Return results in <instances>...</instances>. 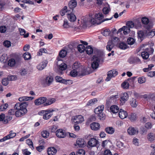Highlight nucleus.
I'll list each match as a JSON object with an SVG mask.
<instances>
[{"mask_svg":"<svg viewBox=\"0 0 155 155\" xmlns=\"http://www.w3.org/2000/svg\"><path fill=\"white\" fill-rule=\"evenodd\" d=\"M28 105V102L16 103L14 106L15 109L16 110L15 113L16 116L19 117H21L25 114L27 111L26 107Z\"/></svg>","mask_w":155,"mask_h":155,"instance_id":"1","label":"nucleus"},{"mask_svg":"<svg viewBox=\"0 0 155 155\" xmlns=\"http://www.w3.org/2000/svg\"><path fill=\"white\" fill-rule=\"evenodd\" d=\"M54 110L53 109H48L46 110H42L38 112V114L43 116V118L45 120L49 119L52 116L51 113Z\"/></svg>","mask_w":155,"mask_h":155,"instance_id":"2","label":"nucleus"},{"mask_svg":"<svg viewBox=\"0 0 155 155\" xmlns=\"http://www.w3.org/2000/svg\"><path fill=\"white\" fill-rule=\"evenodd\" d=\"M95 18H92L90 21V23L93 25L95 24H97L99 22H97V20L101 21V20L104 17V16L101 13L96 14L95 15Z\"/></svg>","mask_w":155,"mask_h":155,"instance_id":"3","label":"nucleus"},{"mask_svg":"<svg viewBox=\"0 0 155 155\" xmlns=\"http://www.w3.org/2000/svg\"><path fill=\"white\" fill-rule=\"evenodd\" d=\"M99 141L94 138H90L88 141L87 144L89 147H99Z\"/></svg>","mask_w":155,"mask_h":155,"instance_id":"4","label":"nucleus"},{"mask_svg":"<svg viewBox=\"0 0 155 155\" xmlns=\"http://www.w3.org/2000/svg\"><path fill=\"white\" fill-rule=\"evenodd\" d=\"M84 120V117L81 115H78L74 116L71 119L72 123L77 124L82 123Z\"/></svg>","mask_w":155,"mask_h":155,"instance_id":"5","label":"nucleus"},{"mask_svg":"<svg viewBox=\"0 0 155 155\" xmlns=\"http://www.w3.org/2000/svg\"><path fill=\"white\" fill-rule=\"evenodd\" d=\"M56 136L59 138H64L67 136L65 131L62 129H59L55 132Z\"/></svg>","mask_w":155,"mask_h":155,"instance_id":"6","label":"nucleus"},{"mask_svg":"<svg viewBox=\"0 0 155 155\" xmlns=\"http://www.w3.org/2000/svg\"><path fill=\"white\" fill-rule=\"evenodd\" d=\"M118 74L117 71L114 70L109 71L108 72L107 76L106 79V81H109L112 78L115 77Z\"/></svg>","mask_w":155,"mask_h":155,"instance_id":"7","label":"nucleus"},{"mask_svg":"<svg viewBox=\"0 0 155 155\" xmlns=\"http://www.w3.org/2000/svg\"><path fill=\"white\" fill-rule=\"evenodd\" d=\"M16 136V133L15 132H13V131L11 130L9 132V134L4 137L3 138L0 140V142H3L7 140L13 138L15 137Z\"/></svg>","mask_w":155,"mask_h":155,"instance_id":"8","label":"nucleus"},{"mask_svg":"<svg viewBox=\"0 0 155 155\" xmlns=\"http://www.w3.org/2000/svg\"><path fill=\"white\" fill-rule=\"evenodd\" d=\"M47 99L46 97H41L35 100L34 101L35 105L38 106L45 103Z\"/></svg>","mask_w":155,"mask_h":155,"instance_id":"9","label":"nucleus"},{"mask_svg":"<svg viewBox=\"0 0 155 155\" xmlns=\"http://www.w3.org/2000/svg\"><path fill=\"white\" fill-rule=\"evenodd\" d=\"M128 61L130 64H137L140 63L141 61L140 59L137 57H130L128 59Z\"/></svg>","mask_w":155,"mask_h":155,"instance_id":"10","label":"nucleus"},{"mask_svg":"<svg viewBox=\"0 0 155 155\" xmlns=\"http://www.w3.org/2000/svg\"><path fill=\"white\" fill-rule=\"evenodd\" d=\"M127 131L128 134L130 135H133L136 134H138L139 131L137 128L131 127L128 128Z\"/></svg>","mask_w":155,"mask_h":155,"instance_id":"11","label":"nucleus"},{"mask_svg":"<svg viewBox=\"0 0 155 155\" xmlns=\"http://www.w3.org/2000/svg\"><path fill=\"white\" fill-rule=\"evenodd\" d=\"M90 127L92 130L94 131H97L100 129V126L98 123L94 122L90 124Z\"/></svg>","mask_w":155,"mask_h":155,"instance_id":"12","label":"nucleus"},{"mask_svg":"<svg viewBox=\"0 0 155 155\" xmlns=\"http://www.w3.org/2000/svg\"><path fill=\"white\" fill-rule=\"evenodd\" d=\"M77 2L76 0H71L68 2V7L72 11L77 6Z\"/></svg>","mask_w":155,"mask_h":155,"instance_id":"13","label":"nucleus"},{"mask_svg":"<svg viewBox=\"0 0 155 155\" xmlns=\"http://www.w3.org/2000/svg\"><path fill=\"white\" fill-rule=\"evenodd\" d=\"M47 151L48 155H55L57 153V150L54 147H50L48 148Z\"/></svg>","mask_w":155,"mask_h":155,"instance_id":"14","label":"nucleus"},{"mask_svg":"<svg viewBox=\"0 0 155 155\" xmlns=\"http://www.w3.org/2000/svg\"><path fill=\"white\" fill-rule=\"evenodd\" d=\"M79 71V76H84L89 74L87 71V69L83 66L80 68Z\"/></svg>","mask_w":155,"mask_h":155,"instance_id":"15","label":"nucleus"},{"mask_svg":"<svg viewBox=\"0 0 155 155\" xmlns=\"http://www.w3.org/2000/svg\"><path fill=\"white\" fill-rule=\"evenodd\" d=\"M114 47V44L112 40H110L107 42L106 46L107 50L108 51H110Z\"/></svg>","mask_w":155,"mask_h":155,"instance_id":"16","label":"nucleus"},{"mask_svg":"<svg viewBox=\"0 0 155 155\" xmlns=\"http://www.w3.org/2000/svg\"><path fill=\"white\" fill-rule=\"evenodd\" d=\"M105 58H103L101 57H98L96 55H94L92 58V60L98 61V62H99L101 63H102L104 61Z\"/></svg>","mask_w":155,"mask_h":155,"instance_id":"17","label":"nucleus"},{"mask_svg":"<svg viewBox=\"0 0 155 155\" xmlns=\"http://www.w3.org/2000/svg\"><path fill=\"white\" fill-rule=\"evenodd\" d=\"M120 98V101H123L124 103L128 99L129 95L126 92L123 93L121 94Z\"/></svg>","mask_w":155,"mask_h":155,"instance_id":"18","label":"nucleus"},{"mask_svg":"<svg viewBox=\"0 0 155 155\" xmlns=\"http://www.w3.org/2000/svg\"><path fill=\"white\" fill-rule=\"evenodd\" d=\"M127 112L122 109H120L119 113V117L121 119H124L127 117Z\"/></svg>","mask_w":155,"mask_h":155,"instance_id":"19","label":"nucleus"},{"mask_svg":"<svg viewBox=\"0 0 155 155\" xmlns=\"http://www.w3.org/2000/svg\"><path fill=\"white\" fill-rule=\"evenodd\" d=\"M110 109L111 112L113 114H116L118 112L119 108L117 105H114L111 106Z\"/></svg>","mask_w":155,"mask_h":155,"instance_id":"20","label":"nucleus"},{"mask_svg":"<svg viewBox=\"0 0 155 155\" xmlns=\"http://www.w3.org/2000/svg\"><path fill=\"white\" fill-rule=\"evenodd\" d=\"M47 64V63L46 62H41L37 66V68L39 70H42L46 66Z\"/></svg>","mask_w":155,"mask_h":155,"instance_id":"21","label":"nucleus"},{"mask_svg":"<svg viewBox=\"0 0 155 155\" xmlns=\"http://www.w3.org/2000/svg\"><path fill=\"white\" fill-rule=\"evenodd\" d=\"M137 37L138 39H140L141 41L143 40L145 37V32L142 31H139L137 32Z\"/></svg>","mask_w":155,"mask_h":155,"instance_id":"22","label":"nucleus"},{"mask_svg":"<svg viewBox=\"0 0 155 155\" xmlns=\"http://www.w3.org/2000/svg\"><path fill=\"white\" fill-rule=\"evenodd\" d=\"M34 98L33 97H27L23 96L20 97L18 99V100L21 102L23 101H28L29 100H32Z\"/></svg>","mask_w":155,"mask_h":155,"instance_id":"23","label":"nucleus"},{"mask_svg":"<svg viewBox=\"0 0 155 155\" xmlns=\"http://www.w3.org/2000/svg\"><path fill=\"white\" fill-rule=\"evenodd\" d=\"M104 130L107 133L110 134H113L115 131V129L114 128L112 127H106Z\"/></svg>","mask_w":155,"mask_h":155,"instance_id":"24","label":"nucleus"},{"mask_svg":"<svg viewBox=\"0 0 155 155\" xmlns=\"http://www.w3.org/2000/svg\"><path fill=\"white\" fill-rule=\"evenodd\" d=\"M82 66L80 63L78 62H75L73 65L72 68L73 69L77 71H79L80 68H81Z\"/></svg>","mask_w":155,"mask_h":155,"instance_id":"25","label":"nucleus"},{"mask_svg":"<svg viewBox=\"0 0 155 155\" xmlns=\"http://www.w3.org/2000/svg\"><path fill=\"white\" fill-rule=\"evenodd\" d=\"M53 78L51 76H48L45 79V83L48 85H50L53 82Z\"/></svg>","mask_w":155,"mask_h":155,"instance_id":"26","label":"nucleus"},{"mask_svg":"<svg viewBox=\"0 0 155 155\" xmlns=\"http://www.w3.org/2000/svg\"><path fill=\"white\" fill-rule=\"evenodd\" d=\"M69 18V21L71 22L75 21L76 19V17L75 15L72 12L70 13H68V18Z\"/></svg>","mask_w":155,"mask_h":155,"instance_id":"27","label":"nucleus"},{"mask_svg":"<svg viewBox=\"0 0 155 155\" xmlns=\"http://www.w3.org/2000/svg\"><path fill=\"white\" fill-rule=\"evenodd\" d=\"M104 108V106L103 105L98 107L94 110V112L97 114L98 113H102L103 110Z\"/></svg>","mask_w":155,"mask_h":155,"instance_id":"28","label":"nucleus"},{"mask_svg":"<svg viewBox=\"0 0 155 155\" xmlns=\"http://www.w3.org/2000/svg\"><path fill=\"white\" fill-rule=\"evenodd\" d=\"M107 6L104 7L102 9L103 13L105 15L107 14L110 11V5L108 3H107Z\"/></svg>","mask_w":155,"mask_h":155,"instance_id":"29","label":"nucleus"},{"mask_svg":"<svg viewBox=\"0 0 155 155\" xmlns=\"http://www.w3.org/2000/svg\"><path fill=\"white\" fill-rule=\"evenodd\" d=\"M137 78L136 77H131L130 78H129L127 79L126 81L128 82H129V83L130 85H131V86H134V81L135 79L136 78Z\"/></svg>","mask_w":155,"mask_h":155,"instance_id":"30","label":"nucleus"},{"mask_svg":"<svg viewBox=\"0 0 155 155\" xmlns=\"http://www.w3.org/2000/svg\"><path fill=\"white\" fill-rule=\"evenodd\" d=\"M19 30L20 31V33L21 35H23L24 37L25 38L28 37L29 36V33H28L25 34L26 31L24 29L19 28Z\"/></svg>","mask_w":155,"mask_h":155,"instance_id":"31","label":"nucleus"},{"mask_svg":"<svg viewBox=\"0 0 155 155\" xmlns=\"http://www.w3.org/2000/svg\"><path fill=\"white\" fill-rule=\"evenodd\" d=\"M86 51L87 54H91L93 53V48L91 45L87 46L86 48Z\"/></svg>","mask_w":155,"mask_h":155,"instance_id":"32","label":"nucleus"},{"mask_svg":"<svg viewBox=\"0 0 155 155\" xmlns=\"http://www.w3.org/2000/svg\"><path fill=\"white\" fill-rule=\"evenodd\" d=\"M77 49L78 51L82 53L85 50V47L83 45L79 44L77 46Z\"/></svg>","mask_w":155,"mask_h":155,"instance_id":"33","label":"nucleus"},{"mask_svg":"<svg viewBox=\"0 0 155 155\" xmlns=\"http://www.w3.org/2000/svg\"><path fill=\"white\" fill-rule=\"evenodd\" d=\"M141 56L144 59H147L149 57V54L146 50L145 51L142 52L141 53Z\"/></svg>","mask_w":155,"mask_h":155,"instance_id":"34","label":"nucleus"},{"mask_svg":"<svg viewBox=\"0 0 155 155\" xmlns=\"http://www.w3.org/2000/svg\"><path fill=\"white\" fill-rule=\"evenodd\" d=\"M80 71H77L76 70L73 69L70 72V75L73 77H76L78 74H79Z\"/></svg>","mask_w":155,"mask_h":155,"instance_id":"35","label":"nucleus"},{"mask_svg":"<svg viewBox=\"0 0 155 155\" xmlns=\"http://www.w3.org/2000/svg\"><path fill=\"white\" fill-rule=\"evenodd\" d=\"M94 61L91 63V67L93 69H95L98 68L99 65V63H100L98 62V61Z\"/></svg>","mask_w":155,"mask_h":155,"instance_id":"36","label":"nucleus"},{"mask_svg":"<svg viewBox=\"0 0 155 155\" xmlns=\"http://www.w3.org/2000/svg\"><path fill=\"white\" fill-rule=\"evenodd\" d=\"M147 138L149 141H153L154 139L153 133H149L147 135Z\"/></svg>","mask_w":155,"mask_h":155,"instance_id":"37","label":"nucleus"},{"mask_svg":"<svg viewBox=\"0 0 155 155\" xmlns=\"http://www.w3.org/2000/svg\"><path fill=\"white\" fill-rule=\"evenodd\" d=\"M118 47L121 49L125 50L127 48V45L125 43L122 42L119 44Z\"/></svg>","mask_w":155,"mask_h":155,"instance_id":"38","label":"nucleus"},{"mask_svg":"<svg viewBox=\"0 0 155 155\" xmlns=\"http://www.w3.org/2000/svg\"><path fill=\"white\" fill-rule=\"evenodd\" d=\"M130 86L129 83V82L127 81L126 80L125 81L121 84L122 87L124 89H127L129 88Z\"/></svg>","mask_w":155,"mask_h":155,"instance_id":"39","label":"nucleus"},{"mask_svg":"<svg viewBox=\"0 0 155 155\" xmlns=\"http://www.w3.org/2000/svg\"><path fill=\"white\" fill-rule=\"evenodd\" d=\"M129 119L131 121H135L136 119V114L135 113H131L128 116Z\"/></svg>","mask_w":155,"mask_h":155,"instance_id":"40","label":"nucleus"},{"mask_svg":"<svg viewBox=\"0 0 155 155\" xmlns=\"http://www.w3.org/2000/svg\"><path fill=\"white\" fill-rule=\"evenodd\" d=\"M135 42V40L131 37H129L127 40V43L128 45H133Z\"/></svg>","mask_w":155,"mask_h":155,"instance_id":"41","label":"nucleus"},{"mask_svg":"<svg viewBox=\"0 0 155 155\" xmlns=\"http://www.w3.org/2000/svg\"><path fill=\"white\" fill-rule=\"evenodd\" d=\"M76 143L79 147H83L84 146L83 141L81 139H78L76 141Z\"/></svg>","mask_w":155,"mask_h":155,"instance_id":"42","label":"nucleus"},{"mask_svg":"<svg viewBox=\"0 0 155 155\" xmlns=\"http://www.w3.org/2000/svg\"><path fill=\"white\" fill-rule=\"evenodd\" d=\"M130 104L133 107H136L137 105L136 100V99L133 98L130 101Z\"/></svg>","mask_w":155,"mask_h":155,"instance_id":"43","label":"nucleus"},{"mask_svg":"<svg viewBox=\"0 0 155 155\" xmlns=\"http://www.w3.org/2000/svg\"><path fill=\"white\" fill-rule=\"evenodd\" d=\"M141 21L143 24L145 25H147L149 23V20L148 18L146 17H143L141 19Z\"/></svg>","mask_w":155,"mask_h":155,"instance_id":"44","label":"nucleus"},{"mask_svg":"<svg viewBox=\"0 0 155 155\" xmlns=\"http://www.w3.org/2000/svg\"><path fill=\"white\" fill-rule=\"evenodd\" d=\"M23 56L25 60H28L31 58L30 54L27 52L24 53Z\"/></svg>","mask_w":155,"mask_h":155,"instance_id":"45","label":"nucleus"},{"mask_svg":"<svg viewBox=\"0 0 155 155\" xmlns=\"http://www.w3.org/2000/svg\"><path fill=\"white\" fill-rule=\"evenodd\" d=\"M111 32L109 29H105L102 33V34L104 36H107L109 35Z\"/></svg>","mask_w":155,"mask_h":155,"instance_id":"46","label":"nucleus"},{"mask_svg":"<svg viewBox=\"0 0 155 155\" xmlns=\"http://www.w3.org/2000/svg\"><path fill=\"white\" fill-rule=\"evenodd\" d=\"M123 27H124L123 28V33L125 35L128 34L130 31V29L127 26H124Z\"/></svg>","mask_w":155,"mask_h":155,"instance_id":"47","label":"nucleus"},{"mask_svg":"<svg viewBox=\"0 0 155 155\" xmlns=\"http://www.w3.org/2000/svg\"><path fill=\"white\" fill-rule=\"evenodd\" d=\"M15 61L14 58H11L10 59L8 62V64L11 67L13 66L15 64Z\"/></svg>","mask_w":155,"mask_h":155,"instance_id":"48","label":"nucleus"},{"mask_svg":"<svg viewBox=\"0 0 155 155\" xmlns=\"http://www.w3.org/2000/svg\"><path fill=\"white\" fill-rule=\"evenodd\" d=\"M67 51L64 50H62L60 51L59 53V55L61 58H64L67 54Z\"/></svg>","mask_w":155,"mask_h":155,"instance_id":"49","label":"nucleus"},{"mask_svg":"<svg viewBox=\"0 0 155 155\" xmlns=\"http://www.w3.org/2000/svg\"><path fill=\"white\" fill-rule=\"evenodd\" d=\"M3 44L5 47L8 48L11 47V43L9 41L5 40L4 41Z\"/></svg>","mask_w":155,"mask_h":155,"instance_id":"50","label":"nucleus"},{"mask_svg":"<svg viewBox=\"0 0 155 155\" xmlns=\"http://www.w3.org/2000/svg\"><path fill=\"white\" fill-rule=\"evenodd\" d=\"M68 12L67 7L65 6L64 8L61 11L60 14L62 16L64 15L66 13Z\"/></svg>","mask_w":155,"mask_h":155,"instance_id":"51","label":"nucleus"},{"mask_svg":"<svg viewBox=\"0 0 155 155\" xmlns=\"http://www.w3.org/2000/svg\"><path fill=\"white\" fill-rule=\"evenodd\" d=\"M105 114L103 113H98L97 114V117L101 120H104L105 119Z\"/></svg>","mask_w":155,"mask_h":155,"instance_id":"52","label":"nucleus"},{"mask_svg":"<svg viewBox=\"0 0 155 155\" xmlns=\"http://www.w3.org/2000/svg\"><path fill=\"white\" fill-rule=\"evenodd\" d=\"M140 132L142 135L145 134H146L147 130L146 128L143 126L141 127L140 128Z\"/></svg>","mask_w":155,"mask_h":155,"instance_id":"53","label":"nucleus"},{"mask_svg":"<svg viewBox=\"0 0 155 155\" xmlns=\"http://www.w3.org/2000/svg\"><path fill=\"white\" fill-rule=\"evenodd\" d=\"M126 25V26L129 28H132L134 27V23L132 21H129L127 22Z\"/></svg>","mask_w":155,"mask_h":155,"instance_id":"54","label":"nucleus"},{"mask_svg":"<svg viewBox=\"0 0 155 155\" xmlns=\"http://www.w3.org/2000/svg\"><path fill=\"white\" fill-rule=\"evenodd\" d=\"M56 101L55 99L52 98L48 99L46 102L45 105H50L54 103Z\"/></svg>","mask_w":155,"mask_h":155,"instance_id":"55","label":"nucleus"},{"mask_svg":"<svg viewBox=\"0 0 155 155\" xmlns=\"http://www.w3.org/2000/svg\"><path fill=\"white\" fill-rule=\"evenodd\" d=\"M8 104L5 103L0 106V111H3L5 110L8 107Z\"/></svg>","mask_w":155,"mask_h":155,"instance_id":"56","label":"nucleus"},{"mask_svg":"<svg viewBox=\"0 0 155 155\" xmlns=\"http://www.w3.org/2000/svg\"><path fill=\"white\" fill-rule=\"evenodd\" d=\"M26 143L32 149L34 148L33 143L31 140L30 139L27 140H26Z\"/></svg>","mask_w":155,"mask_h":155,"instance_id":"57","label":"nucleus"},{"mask_svg":"<svg viewBox=\"0 0 155 155\" xmlns=\"http://www.w3.org/2000/svg\"><path fill=\"white\" fill-rule=\"evenodd\" d=\"M58 128V127L57 126L54 125L51 127L50 130L51 133L56 132V130Z\"/></svg>","mask_w":155,"mask_h":155,"instance_id":"58","label":"nucleus"},{"mask_svg":"<svg viewBox=\"0 0 155 155\" xmlns=\"http://www.w3.org/2000/svg\"><path fill=\"white\" fill-rule=\"evenodd\" d=\"M41 134L42 137L45 138H47L49 135V132L46 130L43 131Z\"/></svg>","mask_w":155,"mask_h":155,"instance_id":"59","label":"nucleus"},{"mask_svg":"<svg viewBox=\"0 0 155 155\" xmlns=\"http://www.w3.org/2000/svg\"><path fill=\"white\" fill-rule=\"evenodd\" d=\"M67 65L64 63H63L59 65V69L61 70H64L67 68Z\"/></svg>","mask_w":155,"mask_h":155,"instance_id":"60","label":"nucleus"},{"mask_svg":"<svg viewBox=\"0 0 155 155\" xmlns=\"http://www.w3.org/2000/svg\"><path fill=\"white\" fill-rule=\"evenodd\" d=\"M138 81L140 84L144 83L146 81L145 78L143 77H139L138 78Z\"/></svg>","mask_w":155,"mask_h":155,"instance_id":"61","label":"nucleus"},{"mask_svg":"<svg viewBox=\"0 0 155 155\" xmlns=\"http://www.w3.org/2000/svg\"><path fill=\"white\" fill-rule=\"evenodd\" d=\"M152 125L151 122H148L145 124L144 127L147 129H149L152 128Z\"/></svg>","mask_w":155,"mask_h":155,"instance_id":"62","label":"nucleus"},{"mask_svg":"<svg viewBox=\"0 0 155 155\" xmlns=\"http://www.w3.org/2000/svg\"><path fill=\"white\" fill-rule=\"evenodd\" d=\"M77 155H84L85 151L83 149H79L77 152Z\"/></svg>","mask_w":155,"mask_h":155,"instance_id":"63","label":"nucleus"},{"mask_svg":"<svg viewBox=\"0 0 155 155\" xmlns=\"http://www.w3.org/2000/svg\"><path fill=\"white\" fill-rule=\"evenodd\" d=\"M145 28L147 30L150 31V30L153 27V25L152 23H150L147 25H145Z\"/></svg>","mask_w":155,"mask_h":155,"instance_id":"64","label":"nucleus"}]
</instances>
